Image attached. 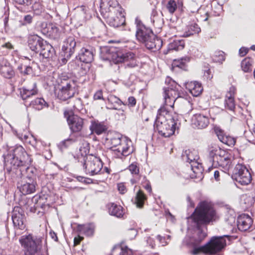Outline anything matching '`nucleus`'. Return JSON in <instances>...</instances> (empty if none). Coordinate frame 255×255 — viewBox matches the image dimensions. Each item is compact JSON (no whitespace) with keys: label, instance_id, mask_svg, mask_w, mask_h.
<instances>
[{"label":"nucleus","instance_id":"f257e3e1","mask_svg":"<svg viewBox=\"0 0 255 255\" xmlns=\"http://www.w3.org/2000/svg\"><path fill=\"white\" fill-rule=\"evenodd\" d=\"M213 205L209 202H201L195 209L189 219L192 220L197 227L195 235L194 236V244L198 245L207 236V229H202L201 226L206 225L211 222H215L219 219Z\"/></svg>","mask_w":255,"mask_h":255},{"label":"nucleus","instance_id":"f03ea898","mask_svg":"<svg viewBox=\"0 0 255 255\" xmlns=\"http://www.w3.org/2000/svg\"><path fill=\"white\" fill-rule=\"evenodd\" d=\"M100 9L110 26L118 27L125 23L124 10L117 0H101Z\"/></svg>","mask_w":255,"mask_h":255},{"label":"nucleus","instance_id":"7ed1b4c3","mask_svg":"<svg viewBox=\"0 0 255 255\" xmlns=\"http://www.w3.org/2000/svg\"><path fill=\"white\" fill-rule=\"evenodd\" d=\"M179 125L165 106L158 110L154 127L162 136L168 137L173 135Z\"/></svg>","mask_w":255,"mask_h":255},{"label":"nucleus","instance_id":"20e7f679","mask_svg":"<svg viewBox=\"0 0 255 255\" xmlns=\"http://www.w3.org/2000/svg\"><path fill=\"white\" fill-rule=\"evenodd\" d=\"M4 161L5 168L10 173L14 172L18 167L30 165L31 159L22 146L16 145L11 151L4 155Z\"/></svg>","mask_w":255,"mask_h":255},{"label":"nucleus","instance_id":"39448f33","mask_svg":"<svg viewBox=\"0 0 255 255\" xmlns=\"http://www.w3.org/2000/svg\"><path fill=\"white\" fill-rule=\"evenodd\" d=\"M136 37L137 40L143 43L146 48L154 51L159 50L162 45V40L154 34L152 30L146 27L141 20L136 18Z\"/></svg>","mask_w":255,"mask_h":255},{"label":"nucleus","instance_id":"423d86ee","mask_svg":"<svg viewBox=\"0 0 255 255\" xmlns=\"http://www.w3.org/2000/svg\"><path fill=\"white\" fill-rule=\"evenodd\" d=\"M107 143L111 145L110 149L117 158L122 159L133 151L130 146L131 141L118 133L108 134L106 137Z\"/></svg>","mask_w":255,"mask_h":255},{"label":"nucleus","instance_id":"0eeeda50","mask_svg":"<svg viewBox=\"0 0 255 255\" xmlns=\"http://www.w3.org/2000/svg\"><path fill=\"white\" fill-rule=\"evenodd\" d=\"M19 242L23 248L24 255H41L42 240L31 235L22 236Z\"/></svg>","mask_w":255,"mask_h":255},{"label":"nucleus","instance_id":"6e6552de","mask_svg":"<svg viewBox=\"0 0 255 255\" xmlns=\"http://www.w3.org/2000/svg\"><path fill=\"white\" fill-rule=\"evenodd\" d=\"M228 236L214 237L211 241L205 246L198 249H194L192 251L194 255L198 254L200 252L210 254H215L221 251L226 245L225 238Z\"/></svg>","mask_w":255,"mask_h":255},{"label":"nucleus","instance_id":"1a4fd4ad","mask_svg":"<svg viewBox=\"0 0 255 255\" xmlns=\"http://www.w3.org/2000/svg\"><path fill=\"white\" fill-rule=\"evenodd\" d=\"M165 83L167 86L163 88L164 104L166 106L172 107L173 103L179 97L180 86L169 77L166 78Z\"/></svg>","mask_w":255,"mask_h":255},{"label":"nucleus","instance_id":"9d476101","mask_svg":"<svg viewBox=\"0 0 255 255\" xmlns=\"http://www.w3.org/2000/svg\"><path fill=\"white\" fill-rule=\"evenodd\" d=\"M232 177L233 180L242 185L249 184L252 179L249 170L242 164H238L236 165Z\"/></svg>","mask_w":255,"mask_h":255},{"label":"nucleus","instance_id":"9b49d317","mask_svg":"<svg viewBox=\"0 0 255 255\" xmlns=\"http://www.w3.org/2000/svg\"><path fill=\"white\" fill-rule=\"evenodd\" d=\"M83 167L87 174L89 173L90 175L93 176L99 174L101 171L103 163L99 158L90 156L87 158Z\"/></svg>","mask_w":255,"mask_h":255},{"label":"nucleus","instance_id":"f8f14e48","mask_svg":"<svg viewBox=\"0 0 255 255\" xmlns=\"http://www.w3.org/2000/svg\"><path fill=\"white\" fill-rule=\"evenodd\" d=\"M77 92L76 83L72 80L66 82L56 92L57 97L62 101H66L73 97Z\"/></svg>","mask_w":255,"mask_h":255},{"label":"nucleus","instance_id":"ddd939ff","mask_svg":"<svg viewBox=\"0 0 255 255\" xmlns=\"http://www.w3.org/2000/svg\"><path fill=\"white\" fill-rule=\"evenodd\" d=\"M78 45V43L76 42L75 38L73 36H69L64 41V44L62 47V53H63V54H62V55L63 56L62 61L63 64H65L74 54L75 47Z\"/></svg>","mask_w":255,"mask_h":255},{"label":"nucleus","instance_id":"4468645a","mask_svg":"<svg viewBox=\"0 0 255 255\" xmlns=\"http://www.w3.org/2000/svg\"><path fill=\"white\" fill-rule=\"evenodd\" d=\"M37 185L35 179L26 177L18 182L17 188L23 195H27L34 193Z\"/></svg>","mask_w":255,"mask_h":255},{"label":"nucleus","instance_id":"2eb2a0df","mask_svg":"<svg viewBox=\"0 0 255 255\" xmlns=\"http://www.w3.org/2000/svg\"><path fill=\"white\" fill-rule=\"evenodd\" d=\"M64 115L72 133L79 132L82 130L84 126V120L82 118L75 115L67 116L66 112Z\"/></svg>","mask_w":255,"mask_h":255},{"label":"nucleus","instance_id":"dca6fc26","mask_svg":"<svg viewBox=\"0 0 255 255\" xmlns=\"http://www.w3.org/2000/svg\"><path fill=\"white\" fill-rule=\"evenodd\" d=\"M12 220L13 226L16 229L21 230L25 229V215L21 208L19 207L14 208L12 213Z\"/></svg>","mask_w":255,"mask_h":255},{"label":"nucleus","instance_id":"f3484780","mask_svg":"<svg viewBox=\"0 0 255 255\" xmlns=\"http://www.w3.org/2000/svg\"><path fill=\"white\" fill-rule=\"evenodd\" d=\"M231 164V155L226 150L213 166L215 167H221L223 169V171L226 172L229 170Z\"/></svg>","mask_w":255,"mask_h":255},{"label":"nucleus","instance_id":"a211bd4d","mask_svg":"<svg viewBox=\"0 0 255 255\" xmlns=\"http://www.w3.org/2000/svg\"><path fill=\"white\" fill-rule=\"evenodd\" d=\"M225 151L216 144L211 143L208 146V157L210 161L212 163V165L216 163V161Z\"/></svg>","mask_w":255,"mask_h":255},{"label":"nucleus","instance_id":"6ab92c4d","mask_svg":"<svg viewBox=\"0 0 255 255\" xmlns=\"http://www.w3.org/2000/svg\"><path fill=\"white\" fill-rule=\"evenodd\" d=\"M37 93L36 83L34 81L31 82L29 85L20 89V96L23 100H26L31 97L37 95Z\"/></svg>","mask_w":255,"mask_h":255},{"label":"nucleus","instance_id":"aec40b11","mask_svg":"<svg viewBox=\"0 0 255 255\" xmlns=\"http://www.w3.org/2000/svg\"><path fill=\"white\" fill-rule=\"evenodd\" d=\"M134 54L130 52H124L122 51H115L112 53V60L115 63L127 61L133 58Z\"/></svg>","mask_w":255,"mask_h":255},{"label":"nucleus","instance_id":"412c9836","mask_svg":"<svg viewBox=\"0 0 255 255\" xmlns=\"http://www.w3.org/2000/svg\"><path fill=\"white\" fill-rule=\"evenodd\" d=\"M94 50L91 47L82 48L76 58L78 57L81 62L86 63H91L94 59Z\"/></svg>","mask_w":255,"mask_h":255},{"label":"nucleus","instance_id":"4be33fe9","mask_svg":"<svg viewBox=\"0 0 255 255\" xmlns=\"http://www.w3.org/2000/svg\"><path fill=\"white\" fill-rule=\"evenodd\" d=\"M253 223V220L250 216L243 214L238 217L237 225L239 230L246 231L249 230Z\"/></svg>","mask_w":255,"mask_h":255},{"label":"nucleus","instance_id":"5701e85b","mask_svg":"<svg viewBox=\"0 0 255 255\" xmlns=\"http://www.w3.org/2000/svg\"><path fill=\"white\" fill-rule=\"evenodd\" d=\"M45 40L37 35H31L28 40V44L30 49L35 52L39 51Z\"/></svg>","mask_w":255,"mask_h":255},{"label":"nucleus","instance_id":"b1692460","mask_svg":"<svg viewBox=\"0 0 255 255\" xmlns=\"http://www.w3.org/2000/svg\"><path fill=\"white\" fill-rule=\"evenodd\" d=\"M0 73L4 78L10 79L14 72L9 63L4 59L0 60Z\"/></svg>","mask_w":255,"mask_h":255},{"label":"nucleus","instance_id":"393cba45","mask_svg":"<svg viewBox=\"0 0 255 255\" xmlns=\"http://www.w3.org/2000/svg\"><path fill=\"white\" fill-rule=\"evenodd\" d=\"M192 124L199 128L207 127L209 123L208 116L202 114H197L192 118Z\"/></svg>","mask_w":255,"mask_h":255},{"label":"nucleus","instance_id":"a878e982","mask_svg":"<svg viewBox=\"0 0 255 255\" xmlns=\"http://www.w3.org/2000/svg\"><path fill=\"white\" fill-rule=\"evenodd\" d=\"M186 89L194 97L199 96L203 91V87L201 83L197 81L187 82L185 83Z\"/></svg>","mask_w":255,"mask_h":255},{"label":"nucleus","instance_id":"bb28decb","mask_svg":"<svg viewBox=\"0 0 255 255\" xmlns=\"http://www.w3.org/2000/svg\"><path fill=\"white\" fill-rule=\"evenodd\" d=\"M107 208L108 212L110 215L115 216L118 218H123L125 213L122 206L118 205L114 203L108 204Z\"/></svg>","mask_w":255,"mask_h":255},{"label":"nucleus","instance_id":"cd10ccee","mask_svg":"<svg viewBox=\"0 0 255 255\" xmlns=\"http://www.w3.org/2000/svg\"><path fill=\"white\" fill-rule=\"evenodd\" d=\"M182 158L184 161L189 164L199 159L198 152L195 149H187L184 151L182 154Z\"/></svg>","mask_w":255,"mask_h":255},{"label":"nucleus","instance_id":"c85d7f7f","mask_svg":"<svg viewBox=\"0 0 255 255\" xmlns=\"http://www.w3.org/2000/svg\"><path fill=\"white\" fill-rule=\"evenodd\" d=\"M95 228V226L92 223L78 225L77 231L79 234H84L86 236H92L94 233Z\"/></svg>","mask_w":255,"mask_h":255},{"label":"nucleus","instance_id":"c756f323","mask_svg":"<svg viewBox=\"0 0 255 255\" xmlns=\"http://www.w3.org/2000/svg\"><path fill=\"white\" fill-rule=\"evenodd\" d=\"M191 170L193 174L190 175L192 178H202L203 177V169L201 164L198 162V160L194 161L190 164Z\"/></svg>","mask_w":255,"mask_h":255},{"label":"nucleus","instance_id":"7c9ffc66","mask_svg":"<svg viewBox=\"0 0 255 255\" xmlns=\"http://www.w3.org/2000/svg\"><path fill=\"white\" fill-rule=\"evenodd\" d=\"M201 31V29L198 25L193 22L189 23L186 27L183 37H187L194 34H198Z\"/></svg>","mask_w":255,"mask_h":255},{"label":"nucleus","instance_id":"2f4dec72","mask_svg":"<svg viewBox=\"0 0 255 255\" xmlns=\"http://www.w3.org/2000/svg\"><path fill=\"white\" fill-rule=\"evenodd\" d=\"M90 129L92 132H95L99 135L105 132L107 128L103 123L99 122L98 121H92L91 125L90 126Z\"/></svg>","mask_w":255,"mask_h":255},{"label":"nucleus","instance_id":"473e14b6","mask_svg":"<svg viewBox=\"0 0 255 255\" xmlns=\"http://www.w3.org/2000/svg\"><path fill=\"white\" fill-rule=\"evenodd\" d=\"M39 51L40 55L44 58H52L55 52L53 47L46 41L43 44Z\"/></svg>","mask_w":255,"mask_h":255},{"label":"nucleus","instance_id":"72a5a7b5","mask_svg":"<svg viewBox=\"0 0 255 255\" xmlns=\"http://www.w3.org/2000/svg\"><path fill=\"white\" fill-rule=\"evenodd\" d=\"M184 46L185 42L183 39H175L169 43L167 50L168 51L172 50L179 51L182 50Z\"/></svg>","mask_w":255,"mask_h":255},{"label":"nucleus","instance_id":"f704fd0d","mask_svg":"<svg viewBox=\"0 0 255 255\" xmlns=\"http://www.w3.org/2000/svg\"><path fill=\"white\" fill-rule=\"evenodd\" d=\"M78 137L74 134H70L68 138L61 141L59 143L58 147L61 150L66 148L77 141Z\"/></svg>","mask_w":255,"mask_h":255},{"label":"nucleus","instance_id":"c9c22d12","mask_svg":"<svg viewBox=\"0 0 255 255\" xmlns=\"http://www.w3.org/2000/svg\"><path fill=\"white\" fill-rule=\"evenodd\" d=\"M29 105L32 108L37 110H41L45 107H48V104L43 98H36L35 100L32 101L30 103Z\"/></svg>","mask_w":255,"mask_h":255},{"label":"nucleus","instance_id":"e433bc0d","mask_svg":"<svg viewBox=\"0 0 255 255\" xmlns=\"http://www.w3.org/2000/svg\"><path fill=\"white\" fill-rule=\"evenodd\" d=\"M111 255H132V252L127 247L117 246L113 249Z\"/></svg>","mask_w":255,"mask_h":255},{"label":"nucleus","instance_id":"4c0bfd02","mask_svg":"<svg viewBox=\"0 0 255 255\" xmlns=\"http://www.w3.org/2000/svg\"><path fill=\"white\" fill-rule=\"evenodd\" d=\"M151 20L156 28L159 30L161 28L163 24V20L158 15L157 12L155 10H153L152 12Z\"/></svg>","mask_w":255,"mask_h":255},{"label":"nucleus","instance_id":"58836bf2","mask_svg":"<svg viewBox=\"0 0 255 255\" xmlns=\"http://www.w3.org/2000/svg\"><path fill=\"white\" fill-rule=\"evenodd\" d=\"M190 61V58L188 57H183L180 59L174 60L173 62L172 68H179L181 69L185 70L186 68V63Z\"/></svg>","mask_w":255,"mask_h":255},{"label":"nucleus","instance_id":"ea45409f","mask_svg":"<svg viewBox=\"0 0 255 255\" xmlns=\"http://www.w3.org/2000/svg\"><path fill=\"white\" fill-rule=\"evenodd\" d=\"M146 199V197L143 192L139 190L136 194L135 198L134 203L136 204L137 207L142 208L143 206L144 202Z\"/></svg>","mask_w":255,"mask_h":255},{"label":"nucleus","instance_id":"a19ab883","mask_svg":"<svg viewBox=\"0 0 255 255\" xmlns=\"http://www.w3.org/2000/svg\"><path fill=\"white\" fill-rule=\"evenodd\" d=\"M108 101L110 103L113 105V106H111L110 108L114 110H118V107L122 105H126L119 98L114 95L109 96L108 97Z\"/></svg>","mask_w":255,"mask_h":255},{"label":"nucleus","instance_id":"79ce46f5","mask_svg":"<svg viewBox=\"0 0 255 255\" xmlns=\"http://www.w3.org/2000/svg\"><path fill=\"white\" fill-rule=\"evenodd\" d=\"M225 209L227 212V221H229L230 223L234 222L235 221L236 215L233 209H232L229 205H226L225 207Z\"/></svg>","mask_w":255,"mask_h":255},{"label":"nucleus","instance_id":"37998d69","mask_svg":"<svg viewBox=\"0 0 255 255\" xmlns=\"http://www.w3.org/2000/svg\"><path fill=\"white\" fill-rule=\"evenodd\" d=\"M225 209L227 212V221H229L230 223L234 222L235 221L236 215L233 209H232L229 205H226L225 207Z\"/></svg>","mask_w":255,"mask_h":255},{"label":"nucleus","instance_id":"c03bdc74","mask_svg":"<svg viewBox=\"0 0 255 255\" xmlns=\"http://www.w3.org/2000/svg\"><path fill=\"white\" fill-rule=\"evenodd\" d=\"M225 107L226 109L234 112L235 109L234 98L226 97L225 100Z\"/></svg>","mask_w":255,"mask_h":255},{"label":"nucleus","instance_id":"a18cd8bd","mask_svg":"<svg viewBox=\"0 0 255 255\" xmlns=\"http://www.w3.org/2000/svg\"><path fill=\"white\" fill-rule=\"evenodd\" d=\"M252 62L250 58H245L241 63V67L245 72H249L251 69Z\"/></svg>","mask_w":255,"mask_h":255},{"label":"nucleus","instance_id":"49530a36","mask_svg":"<svg viewBox=\"0 0 255 255\" xmlns=\"http://www.w3.org/2000/svg\"><path fill=\"white\" fill-rule=\"evenodd\" d=\"M222 142L228 145L229 146H234L236 142V139L229 135H225L221 140Z\"/></svg>","mask_w":255,"mask_h":255},{"label":"nucleus","instance_id":"de8ad7c7","mask_svg":"<svg viewBox=\"0 0 255 255\" xmlns=\"http://www.w3.org/2000/svg\"><path fill=\"white\" fill-rule=\"evenodd\" d=\"M19 71L22 74L26 75H30L32 73V68L29 66H23L22 65L18 66L17 68Z\"/></svg>","mask_w":255,"mask_h":255},{"label":"nucleus","instance_id":"09e8293b","mask_svg":"<svg viewBox=\"0 0 255 255\" xmlns=\"http://www.w3.org/2000/svg\"><path fill=\"white\" fill-rule=\"evenodd\" d=\"M166 8L170 13L173 14L177 9V4L174 0H169L166 5Z\"/></svg>","mask_w":255,"mask_h":255},{"label":"nucleus","instance_id":"8fccbe9b","mask_svg":"<svg viewBox=\"0 0 255 255\" xmlns=\"http://www.w3.org/2000/svg\"><path fill=\"white\" fill-rule=\"evenodd\" d=\"M213 60L216 62H222L225 60L224 53L222 51H218L213 56Z\"/></svg>","mask_w":255,"mask_h":255},{"label":"nucleus","instance_id":"3c124183","mask_svg":"<svg viewBox=\"0 0 255 255\" xmlns=\"http://www.w3.org/2000/svg\"><path fill=\"white\" fill-rule=\"evenodd\" d=\"M141 184L143 187L146 190V191L150 193L152 191L151 187L150 185V182L148 180L145 176L143 177L142 180L141 181Z\"/></svg>","mask_w":255,"mask_h":255},{"label":"nucleus","instance_id":"603ef678","mask_svg":"<svg viewBox=\"0 0 255 255\" xmlns=\"http://www.w3.org/2000/svg\"><path fill=\"white\" fill-rule=\"evenodd\" d=\"M128 169L132 174L137 175H138L139 170V167L137 166V164L136 163L134 162L131 163L129 165Z\"/></svg>","mask_w":255,"mask_h":255},{"label":"nucleus","instance_id":"864d4df0","mask_svg":"<svg viewBox=\"0 0 255 255\" xmlns=\"http://www.w3.org/2000/svg\"><path fill=\"white\" fill-rule=\"evenodd\" d=\"M214 131L220 141H221L222 138H223L224 136H225L226 135L224 134V131L219 127H215L214 128Z\"/></svg>","mask_w":255,"mask_h":255},{"label":"nucleus","instance_id":"5fc2aeb1","mask_svg":"<svg viewBox=\"0 0 255 255\" xmlns=\"http://www.w3.org/2000/svg\"><path fill=\"white\" fill-rule=\"evenodd\" d=\"M76 178L78 181L85 184H91L93 183L92 179L89 178H85L83 176H78L76 177Z\"/></svg>","mask_w":255,"mask_h":255},{"label":"nucleus","instance_id":"6e6d98bb","mask_svg":"<svg viewBox=\"0 0 255 255\" xmlns=\"http://www.w3.org/2000/svg\"><path fill=\"white\" fill-rule=\"evenodd\" d=\"M15 4L29 5L31 3L32 0H12Z\"/></svg>","mask_w":255,"mask_h":255},{"label":"nucleus","instance_id":"4d7b16f0","mask_svg":"<svg viewBox=\"0 0 255 255\" xmlns=\"http://www.w3.org/2000/svg\"><path fill=\"white\" fill-rule=\"evenodd\" d=\"M136 103V101L135 98L133 96H130L128 97V103L125 104V105H128V107H133L135 106Z\"/></svg>","mask_w":255,"mask_h":255},{"label":"nucleus","instance_id":"13d9d810","mask_svg":"<svg viewBox=\"0 0 255 255\" xmlns=\"http://www.w3.org/2000/svg\"><path fill=\"white\" fill-rule=\"evenodd\" d=\"M236 91V88L234 86H232L231 87H230L229 90L228 92L226 97L234 98Z\"/></svg>","mask_w":255,"mask_h":255},{"label":"nucleus","instance_id":"bf43d9fd","mask_svg":"<svg viewBox=\"0 0 255 255\" xmlns=\"http://www.w3.org/2000/svg\"><path fill=\"white\" fill-rule=\"evenodd\" d=\"M33 17L30 14L24 16L23 18V25H26L30 24L32 21Z\"/></svg>","mask_w":255,"mask_h":255},{"label":"nucleus","instance_id":"052dcab7","mask_svg":"<svg viewBox=\"0 0 255 255\" xmlns=\"http://www.w3.org/2000/svg\"><path fill=\"white\" fill-rule=\"evenodd\" d=\"M118 188L120 193L121 194H124L127 192L126 187L123 183H121L118 184Z\"/></svg>","mask_w":255,"mask_h":255},{"label":"nucleus","instance_id":"680f3d73","mask_svg":"<svg viewBox=\"0 0 255 255\" xmlns=\"http://www.w3.org/2000/svg\"><path fill=\"white\" fill-rule=\"evenodd\" d=\"M103 92L102 90H98L94 95V99L95 100L103 99Z\"/></svg>","mask_w":255,"mask_h":255},{"label":"nucleus","instance_id":"e2e57ef3","mask_svg":"<svg viewBox=\"0 0 255 255\" xmlns=\"http://www.w3.org/2000/svg\"><path fill=\"white\" fill-rule=\"evenodd\" d=\"M249 51V49L248 48L242 47L239 50V55L241 57H243L246 55Z\"/></svg>","mask_w":255,"mask_h":255},{"label":"nucleus","instance_id":"0e129e2a","mask_svg":"<svg viewBox=\"0 0 255 255\" xmlns=\"http://www.w3.org/2000/svg\"><path fill=\"white\" fill-rule=\"evenodd\" d=\"M83 240V238L80 236L79 235L77 237H75L74 239V246H77L80 244L81 241Z\"/></svg>","mask_w":255,"mask_h":255},{"label":"nucleus","instance_id":"69168bd1","mask_svg":"<svg viewBox=\"0 0 255 255\" xmlns=\"http://www.w3.org/2000/svg\"><path fill=\"white\" fill-rule=\"evenodd\" d=\"M147 243L152 248H154L155 246L154 241L153 240L150 238L148 237L147 239Z\"/></svg>","mask_w":255,"mask_h":255},{"label":"nucleus","instance_id":"338daca9","mask_svg":"<svg viewBox=\"0 0 255 255\" xmlns=\"http://www.w3.org/2000/svg\"><path fill=\"white\" fill-rule=\"evenodd\" d=\"M128 234L129 235H131L132 237L131 238H133L135 237V236L136 235L137 231L134 229H131L129 230Z\"/></svg>","mask_w":255,"mask_h":255},{"label":"nucleus","instance_id":"774afa93","mask_svg":"<svg viewBox=\"0 0 255 255\" xmlns=\"http://www.w3.org/2000/svg\"><path fill=\"white\" fill-rule=\"evenodd\" d=\"M156 238L159 241L160 243L162 244V246L164 245V244L165 238L164 237H162L160 235H158V236H157Z\"/></svg>","mask_w":255,"mask_h":255}]
</instances>
